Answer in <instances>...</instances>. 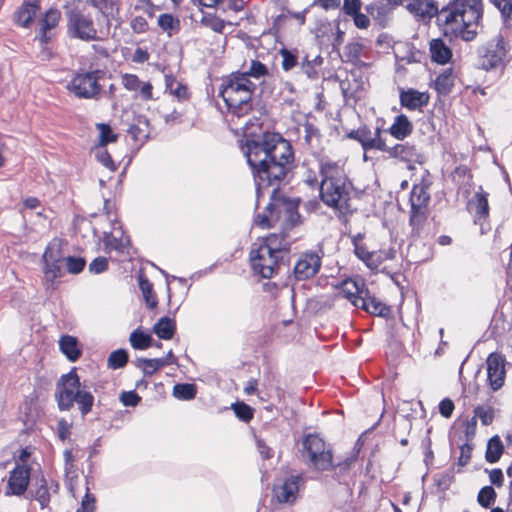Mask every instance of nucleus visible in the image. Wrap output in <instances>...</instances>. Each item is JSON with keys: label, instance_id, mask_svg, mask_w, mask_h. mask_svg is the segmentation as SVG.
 Masks as SVG:
<instances>
[{"label": "nucleus", "instance_id": "obj_28", "mask_svg": "<svg viewBox=\"0 0 512 512\" xmlns=\"http://www.w3.org/2000/svg\"><path fill=\"white\" fill-rule=\"evenodd\" d=\"M412 130L413 125L404 114L396 116L394 122L389 128L390 134L398 140H403L408 137L412 133Z\"/></svg>", "mask_w": 512, "mask_h": 512}, {"label": "nucleus", "instance_id": "obj_1", "mask_svg": "<svg viewBox=\"0 0 512 512\" xmlns=\"http://www.w3.org/2000/svg\"><path fill=\"white\" fill-rule=\"evenodd\" d=\"M242 151L253 172L258 200L271 188V202L255 217L254 223L262 229L275 226L281 229L259 244L284 259L292 242L287 233L300 221L299 201L278 195L280 184L292 166V147L280 134L265 133L257 139H247Z\"/></svg>", "mask_w": 512, "mask_h": 512}, {"label": "nucleus", "instance_id": "obj_19", "mask_svg": "<svg viewBox=\"0 0 512 512\" xmlns=\"http://www.w3.org/2000/svg\"><path fill=\"white\" fill-rule=\"evenodd\" d=\"M30 468L27 465H17L10 473L7 495H22L29 484Z\"/></svg>", "mask_w": 512, "mask_h": 512}, {"label": "nucleus", "instance_id": "obj_24", "mask_svg": "<svg viewBox=\"0 0 512 512\" xmlns=\"http://www.w3.org/2000/svg\"><path fill=\"white\" fill-rule=\"evenodd\" d=\"M59 349L71 362L77 361L82 354L77 338L71 335H63L60 337Z\"/></svg>", "mask_w": 512, "mask_h": 512}, {"label": "nucleus", "instance_id": "obj_40", "mask_svg": "<svg viewBox=\"0 0 512 512\" xmlns=\"http://www.w3.org/2000/svg\"><path fill=\"white\" fill-rule=\"evenodd\" d=\"M453 86V77L451 70H445L439 74L435 80V88L439 93H448Z\"/></svg>", "mask_w": 512, "mask_h": 512}, {"label": "nucleus", "instance_id": "obj_35", "mask_svg": "<svg viewBox=\"0 0 512 512\" xmlns=\"http://www.w3.org/2000/svg\"><path fill=\"white\" fill-rule=\"evenodd\" d=\"M130 343L134 349L145 350L151 346L152 338L149 334L139 329L134 330L130 335Z\"/></svg>", "mask_w": 512, "mask_h": 512}, {"label": "nucleus", "instance_id": "obj_55", "mask_svg": "<svg viewBox=\"0 0 512 512\" xmlns=\"http://www.w3.org/2000/svg\"><path fill=\"white\" fill-rule=\"evenodd\" d=\"M504 18H512V0H491Z\"/></svg>", "mask_w": 512, "mask_h": 512}, {"label": "nucleus", "instance_id": "obj_7", "mask_svg": "<svg viewBox=\"0 0 512 512\" xmlns=\"http://www.w3.org/2000/svg\"><path fill=\"white\" fill-rule=\"evenodd\" d=\"M301 455L315 470L327 471L333 467L332 451L317 434L304 436L302 439Z\"/></svg>", "mask_w": 512, "mask_h": 512}, {"label": "nucleus", "instance_id": "obj_4", "mask_svg": "<svg viewBox=\"0 0 512 512\" xmlns=\"http://www.w3.org/2000/svg\"><path fill=\"white\" fill-rule=\"evenodd\" d=\"M256 85L240 72L232 73L223 80L219 95L224 100L228 113L241 119L252 110V95Z\"/></svg>", "mask_w": 512, "mask_h": 512}, {"label": "nucleus", "instance_id": "obj_46", "mask_svg": "<svg viewBox=\"0 0 512 512\" xmlns=\"http://www.w3.org/2000/svg\"><path fill=\"white\" fill-rule=\"evenodd\" d=\"M65 464V475L69 479L77 478V467L75 465V458L71 450L66 449L63 453Z\"/></svg>", "mask_w": 512, "mask_h": 512}, {"label": "nucleus", "instance_id": "obj_14", "mask_svg": "<svg viewBox=\"0 0 512 512\" xmlns=\"http://www.w3.org/2000/svg\"><path fill=\"white\" fill-rule=\"evenodd\" d=\"M321 267V256L317 252L302 253L295 265L294 276L297 280H306L315 276Z\"/></svg>", "mask_w": 512, "mask_h": 512}, {"label": "nucleus", "instance_id": "obj_60", "mask_svg": "<svg viewBox=\"0 0 512 512\" xmlns=\"http://www.w3.org/2000/svg\"><path fill=\"white\" fill-rule=\"evenodd\" d=\"M353 245H354V252L355 255L361 260L365 261V259L368 257V255L371 253L364 245L357 242V238L353 237L352 239Z\"/></svg>", "mask_w": 512, "mask_h": 512}, {"label": "nucleus", "instance_id": "obj_18", "mask_svg": "<svg viewBox=\"0 0 512 512\" xmlns=\"http://www.w3.org/2000/svg\"><path fill=\"white\" fill-rule=\"evenodd\" d=\"M349 137L360 142L365 151L376 149L385 152V150H387V145L381 138V132L379 129L371 132L367 128H361L352 131L349 134Z\"/></svg>", "mask_w": 512, "mask_h": 512}, {"label": "nucleus", "instance_id": "obj_5", "mask_svg": "<svg viewBox=\"0 0 512 512\" xmlns=\"http://www.w3.org/2000/svg\"><path fill=\"white\" fill-rule=\"evenodd\" d=\"M55 396L61 411L70 410L76 403L82 416L91 412L95 401L86 383L80 382L75 369L61 376Z\"/></svg>", "mask_w": 512, "mask_h": 512}, {"label": "nucleus", "instance_id": "obj_44", "mask_svg": "<svg viewBox=\"0 0 512 512\" xmlns=\"http://www.w3.org/2000/svg\"><path fill=\"white\" fill-rule=\"evenodd\" d=\"M139 288L145 298L146 303L151 307H155L157 302L153 295V288L151 282L144 277H139Z\"/></svg>", "mask_w": 512, "mask_h": 512}, {"label": "nucleus", "instance_id": "obj_17", "mask_svg": "<svg viewBox=\"0 0 512 512\" xmlns=\"http://www.w3.org/2000/svg\"><path fill=\"white\" fill-rule=\"evenodd\" d=\"M385 152H387L390 157L406 162L409 169H412L414 164L423 162V155L415 145L408 142L396 144L393 147L387 146Z\"/></svg>", "mask_w": 512, "mask_h": 512}, {"label": "nucleus", "instance_id": "obj_54", "mask_svg": "<svg viewBox=\"0 0 512 512\" xmlns=\"http://www.w3.org/2000/svg\"><path fill=\"white\" fill-rule=\"evenodd\" d=\"M141 397L135 391L123 392L120 401L124 406L135 407L140 402Z\"/></svg>", "mask_w": 512, "mask_h": 512}, {"label": "nucleus", "instance_id": "obj_62", "mask_svg": "<svg viewBox=\"0 0 512 512\" xmlns=\"http://www.w3.org/2000/svg\"><path fill=\"white\" fill-rule=\"evenodd\" d=\"M361 8L360 0H344L343 10L348 15H353L359 12Z\"/></svg>", "mask_w": 512, "mask_h": 512}, {"label": "nucleus", "instance_id": "obj_2", "mask_svg": "<svg viewBox=\"0 0 512 512\" xmlns=\"http://www.w3.org/2000/svg\"><path fill=\"white\" fill-rule=\"evenodd\" d=\"M320 196L322 201L342 215L351 212L352 184L348 180L344 163L322 158L320 161Z\"/></svg>", "mask_w": 512, "mask_h": 512}, {"label": "nucleus", "instance_id": "obj_23", "mask_svg": "<svg viewBox=\"0 0 512 512\" xmlns=\"http://www.w3.org/2000/svg\"><path fill=\"white\" fill-rule=\"evenodd\" d=\"M401 105L409 110H417L426 106L429 102V95L426 92H419L414 89L401 91Z\"/></svg>", "mask_w": 512, "mask_h": 512}, {"label": "nucleus", "instance_id": "obj_33", "mask_svg": "<svg viewBox=\"0 0 512 512\" xmlns=\"http://www.w3.org/2000/svg\"><path fill=\"white\" fill-rule=\"evenodd\" d=\"M176 329L175 321L168 318L163 317L158 320V322L154 325L155 334L163 340H169L173 337Z\"/></svg>", "mask_w": 512, "mask_h": 512}, {"label": "nucleus", "instance_id": "obj_52", "mask_svg": "<svg viewBox=\"0 0 512 512\" xmlns=\"http://www.w3.org/2000/svg\"><path fill=\"white\" fill-rule=\"evenodd\" d=\"M282 56V68L285 71H289L293 69L297 65V56L296 54L288 49H282L280 51Z\"/></svg>", "mask_w": 512, "mask_h": 512}, {"label": "nucleus", "instance_id": "obj_8", "mask_svg": "<svg viewBox=\"0 0 512 512\" xmlns=\"http://www.w3.org/2000/svg\"><path fill=\"white\" fill-rule=\"evenodd\" d=\"M104 75V71L99 69L79 72L69 81L67 90L77 98L96 100L102 91L100 81Z\"/></svg>", "mask_w": 512, "mask_h": 512}, {"label": "nucleus", "instance_id": "obj_37", "mask_svg": "<svg viewBox=\"0 0 512 512\" xmlns=\"http://www.w3.org/2000/svg\"><path fill=\"white\" fill-rule=\"evenodd\" d=\"M34 498L39 502L41 508H46L50 502V493L47 485V481L42 476L39 480V486L33 492Z\"/></svg>", "mask_w": 512, "mask_h": 512}, {"label": "nucleus", "instance_id": "obj_56", "mask_svg": "<svg viewBox=\"0 0 512 512\" xmlns=\"http://www.w3.org/2000/svg\"><path fill=\"white\" fill-rule=\"evenodd\" d=\"M108 268V260L105 257H97L89 264V271L100 274Z\"/></svg>", "mask_w": 512, "mask_h": 512}, {"label": "nucleus", "instance_id": "obj_47", "mask_svg": "<svg viewBox=\"0 0 512 512\" xmlns=\"http://www.w3.org/2000/svg\"><path fill=\"white\" fill-rule=\"evenodd\" d=\"M475 419H480L481 423L485 426L492 423L494 419V410L489 406H478L474 410Z\"/></svg>", "mask_w": 512, "mask_h": 512}, {"label": "nucleus", "instance_id": "obj_10", "mask_svg": "<svg viewBox=\"0 0 512 512\" xmlns=\"http://www.w3.org/2000/svg\"><path fill=\"white\" fill-rule=\"evenodd\" d=\"M430 194L424 184H416L410 193V219L413 231L419 232L428 217Z\"/></svg>", "mask_w": 512, "mask_h": 512}, {"label": "nucleus", "instance_id": "obj_50", "mask_svg": "<svg viewBox=\"0 0 512 512\" xmlns=\"http://www.w3.org/2000/svg\"><path fill=\"white\" fill-rule=\"evenodd\" d=\"M235 415L242 421L248 422L253 417V409L245 403H236L232 406Z\"/></svg>", "mask_w": 512, "mask_h": 512}, {"label": "nucleus", "instance_id": "obj_11", "mask_svg": "<svg viewBox=\"0 0 512 512\" xmlns=\"http://www.w3.org/2000/svg\"><path fill=\"white\" fill-rule=\"evenodd\" d=\"M42 258L45 277L48 281H53L61 275V262L64 261L60 242L58 240L50 242Z\"/></svg>", "mask_w": 512, "mask_h": 512}, {"label": "nucleus", "instance_id": "obj_6", "mask_svg": "<svg viewBox=\"0 0 512 512\" xmlns=\"http://www.w3.org/2000/svg\"><path fill=\"white\" fill-rule=\"evenodd\" d=\"M67 18V35L71 39L84 42L102 40V32L98 30L92 15L87 11L81 0H72L64 6Z\"/></svg>", "mask_w": 512, "mask_h": 512}, {"label": "nucleus", "instance_id": "obj_42", "mask_svg": "<svg viewBox=\"0 0 512 512\" xmlns=\"http://www.w3.org/2000/svg\"><path fill=\"white\" fill-rule=\"evenodd\" d=\"M128 354L124 349L113 351L108 358V366L112 369H120L126 365Z\"/></svg>", "mask_w": 512, "mask_h": 512}, {"label": "nucleus", "instance_id": "obj_3", "mask_svg": "<svg viewBox=\"0 0 512 512\" xmlns=\"http://www.w3.org/2000/svg\"><path fill=\"white\" fill-rule=\"evenodd\" d=\"M482 13V0H454L440 11L439 19L446 34L471 41L477 34Z\"/></svg>", "mask_w": 512, "mask_h": 512}, {"label": "nucleus", "instance_id": "obj_61", "mask_svg": "<svg viewBox=\"0 0 512 512\" xmlns=\"http://www.w3.org/2000/svg\"><path fill=\"white\" fill-rule=\"evenodd\" d=\"M71 423H69L65 419H61L58 421L57 430L58 436L61 440H65L70 435Z\"/></svg>", "mask_w": 512, "mask_h": 512}, {"label": "nucleus", "instance_id": "obj_48", "mask_svg": "<svg viewBox=\"0 0 512 512\" xmlns=\"http://www.w3.org/2000/svg\"><path fill=\"white\" fill-rule=\"evenodd\" d=\"M363 50V45L358 42L348 43L344 47V56L349 62H356L359 60Z\"/></svg>", "mask_w": 512, "mask_h": 512}, {"label": "nucleus", "instance_id": "obj_63", "mask_svg": "<svg viewBox=\"0 0 512 512\" xmlns=\"http://www.w3.org/2000/svg\"><path fill=\"white\" fill-rule=\"evenodd\" d=\"M452 475L450 473L438 474L435 478V483L440 489H448L452 481Z\"/></svg>", "mask_w": 512, "mask_h": 512}, {"label": "nucleus", "instance_id": "obj_49", "mask_svg": "<svg viewBox=\"0 0 512 512\" xmlns=\"http://www.w3.org/2000/svg\"><path fill=\"white\" fill-rule=\"evenodd\" d=\"M66 268L71 274L80 273L85 267V260L81 257H66L64 258Z\"/></svg>", "mask_w": 512, "mask_h": 512}, {"label": "nucleus", "instance_id": "obj_32", "mask_svg": "<svg viewBox=\"0 0 512 512\" xmlns=\"http://www.w3.org/2000/svg\"><path fill=\"white\" fill-rule=\"evenodd\" d=\"M157 24L161 30L167 33L170 37L178 33L181 26L179 18L170 13H163L159 15Z\"/></svg>", "mask_w": 512, "mask_h": 512}, {"label": "nucleus", "instance_id": "obj_9", "mask_svg": "<svg viewBox=\"0 0 512 512\" xmlns=\"http://www.w3.org/2000/svg\"><path fill=\"white\" fill-rule=\"evenodd\" d=\"M284 259L266 249L258 243H254L250 251V262L253 271L263 278H272Z\"/></svg>", "mask_w": 512, "mask_h": 512}, {"label": "nucleus", "instance_id": "obj_29", "mask_svg": "<svg viewBox=\"0 0 512 512\" xmlns=\"http://www.w3.org/2000/svg\"><path fill=\"white\" fill-rule=\"evenodd\" d=\"M165 89L170 95L179 101H185L189 98V92L186 85L178 82L171 74H165Z\"/></svg>", "mask_w": 512, "mask_h": 512}, {"label": "nucleus", "instance_id": "obj_58", "mask_svg": "<svg viewBox=\"0 0 512 512\" xmlns=\"http://www.w3.org/2000/svg\"><path fill=\"white\" fill-rule=\"evenodd\" d=\"M364 263L370 269H378V267L382 264L381 253L378 251H371L368 257L365 259Z\"/></svg>", "mask_w": 512, "mask_h": 512}, {"label": "nucleus", "instance_id": "obj_20", "mask_svg": "<svg viewBox=\"0 0 512 512\" xmlns=\"http://www.w3.org/2000/svg\"><path fill=\"white\" fill-rule=\"evenodd\" d=\"M368 289L365 288L364 281L361 278L347 279L340 288V293L349 300L352 305L358 307Z\"/></svg>", "mask_w": 512, "mask_h": 512}, {"label": "nucleus", "instance_id": "obj_43", "mask_svg": "<svg viewBox=\"0 0 512 512\" xmlns=\"http://www.w3.org/2000/svg\"><path fill=\"white\" fill-rule=\"evenodd\" d=\"M100 132L99 147H105L108 143L116 141L117 135L113 133L111 127L105 123H98L96 125Z\"/></svg>", "mask_w": 512, "mask_h": 512}, {"label": "nucleus", "instance_id": "obj_22", "mask_svg": "<svg viewBox=\"0 0 512 512\" xmlns=\"http://www.w3.org/2000/svg\"><path fill=\"white\" fill-rule=\"evenodd\" d=\"M129 243V238L124 235L121 228H114L111 233H106L103 238L104 250L108 253L116 251L119 254H124Z\"/></svg>", "mask_w": 512, "mask_h": 512}, {"label": "nucleus", "instance_id": "obj_59", "mask_svg": "<svg viewBox=\"0 0 512 512\" xmlns=\"http://www.w3.org/2000/svg\"><path fill=\"white\" fill-rule=\"evenodd\" d=\"M95 502H96L95 496L93 494L89 493V489L87 488V492L82 499L80 508L84 509L87 512H94L95 508H96Z\"/></svg>", "mask_w": 512, "mask_h": 512}, {"label": "nucleus", "instance_id": "obj_39", "mask_svg": "<svg viewBox=\"0 0 512 512\" xmlns=\"http://www.w3.org/2000/svg\"><path fill=\"white\" fill-rule=\"evenodd\" d=\"M173 395L180 400H191L196 395V387L189 383L176 384L173 388Z\"/></svg>", "mask_w": 512, "mask_h": 512}, {"label": "nucleus", "instance_id": "obj_15", "mask_svg": "<svg viewBox=\"0 0 512 512\" xmlns=\"http://www.w3.org/2000/svg\"><path fill=\"white\" fill-rule=\"evenodd\" d=\"M305 480L302 475H291L283 483L275 487V496L280 503H294L299 495L300 488L304 486Z\"/></svg>", "mask_w": 512, "mask_h": 512}, {"label": "nucleus", "instance_id": "obj_27", "mask_svg": "<svg viewBox=\"0 0 512 512\" xmlns=\"http://www.w3.org/2000/svg\"><path fill=\"white\" fill-rule=\"evenodd\" d=\"M432 61L438 64H446L452 57L451 49L442 39H433L429 46Z\"/></svg>", "mask_w": 512, "mask_h": 512}, {"label": "nucleus", "instance_id": "obj_45", "mask_svg": "<svg viewBox=\"0 0 512 512\" xmlns=\"http://www.w3.org/2000/svg\"><path fill=\"white\" fill-rule=\"evenodd\" d=\"M94 154L96 159L111 172H114L117 169V166L113 162L111 155L105 147H96L94 149Z\"/></svg>", "mask_w": 512, "mask_h": 512}, {"label": "nucleus", "instance_id": "obj_25", "mask_svg": "<svg viewBox=\"0 0 512 512\" xmlns=\"http://www.w3.org/2000/svg\"><path fill=\"white\" fill-rule=\"evenodd\" d=\"M38 9L37 0L23 3L15 13L16 23L25 28L29 27L34 20Z\"/></svg>", "mask_w": 512, "mask_h": 512}, {"label": "nucleus", "instance_id": "obj_51", "mask_svg": "<svg viewBox=\"0 0 512 512\" xmlns=\"http://www.w3.org/2000/svg\"><path fill=\"white\" fill-rule=\"evenodd\" d=\"M202 23L217 33H223L226 22L216 16L208 15L203 17Z\"/></svg>", "mask_w": 512, "mask_h": 512}, {"label": "nucleus", "instance_id": "obj_31", "mask_svg": "<svg viewBox=\"0 0 512 512\" xmlns=\"http://www.w3.org/2000/svg\"><path fill=\"white\" fill-rule=\"evenodd\" d=\"M167 365L168 360H160L159 358H138L135 360V366L139 368L145 376H152L158 370Z\"/></svg>", "mask_w": 512, "mask_h": 512}, {"label": "nucleus", "instance_id": "obj_38", "mask_svg": "<svg viewBox=\"0 0 512 512\" xmlns=\"http://www.w3.org/2000/svg\"><path fill=\"white\" fill-rule=\"evenodd\" d=\"M240 74H245V76L250 79V77L255 79H261L268 75V68L266 65L257 60H252L247 70L240 72Z\"/></svg>", "mask_w": 512, "mask_h": 512}, {"label": "nucleus", "instance_id": "obj_13", "mask_svg": "<svg viewBox=\"0 0 512 512\" xmlns=\"http://www.w3.org/2000/svg\"><path fill=\"white\" fill-rule=\"evenodd\" d=\"M467 210L473 214L474 223L481 227V233H485L484 224L489 216L488 193L479 187L472 198L467 202Z\"/></svg>", "mask_w": 512, "mask_h": 512}, {"label": "nucleus", "instance_id": "obj_21", "mask_svg": "<svg viewBox=\"0 0 512 512\" xmlns=\"http://www.w3.org/2000/svg\"><path fill=\"white\" fill-rule=\"evenodd\" d=\"M60 17L61 14L59 10L49 9L40 20V29L37 38L41 44H47L52 39L51 31L58 26Z\"/></svg>", "mask_w": 512, "mask_h": 512}, {"label": "nucleus", "instance_id": "obj_34", "mask_svg": "<svg viewBox=\"0 0 512 512\" xmlns=\"http://www.w3.org/2000/svg\"><path fill=\"white\" fill-rule=\"evenodd\" d=\"M503 449H504V447H503L502 441L499 438V436H493L488 441V444H487L486 455H485L486 460L489 463L497 462L503 453Z\"/></svg>", "mask_w": 512, "mask_h": 512}, {"label": "nucleus", "instance_id": "obj_64", "mask_svg": "<svg viewBox=\"0 0 512 512\" xmlns=\"http://www.w3.org/2000/svg\"><path fill=\"white\" fill-rule=\"evenodd\" d=\"M454 410V404L450 399H444L439 404L440 414L446 418H449L452 415Z\"/></svg>", "mask_w": 512, "mask_h": 512}, {"label": "nucleus", "instance_id": "obj_57", "mask_svg": "<svg viewBox=\"0 0 512 512\" xmlns=\"http://www.w3.org/2000/svg\"><path fill=\"white\" fill-rule=\"evenodd\" d=\"M130 26H131V29L133 30V32L138 33V34L144 33L148 29V23H147L146 19L142 16L134 17L131 20Z\"/></svg>", "mask_w": 512, "mask_h": 512}, {"label": "nucleus", "instance_id": "obj_26", "mask_svg": "<svg viewBox=\"0 0 512 512\" xmlns=\"http://www.w3.org/2000/svg\"><path fill=\"white\" fill-rule=\"evenodd\" d=\"M357 308L377 316H387L390 313V308L374 296H371L368 290Z\"/></svg>", "mask_w": 512, "mask_h": 512}, {"label": "nucleus", "instance_id": "obj_12", "mask_svg": "<svg viewBox=\"0 0 512 512\" xmlns=\"http://www.w3.org/2000/svg\"><path fill=\"white\" fill-rule=\"evenodd\" d=\"M507 43L502 35H498L491 40L482 55L481 65L485 70H490L500 66L507 54Z\"/></svg>", "mask_w": 512, "mask_h": 512}, {"label": "nucleus", "instance_id": "obj_53", "mask_svg": "<svg viewBox=\"0 0 512 512\" xmlns=\"http://www.w3.org/2000/svg\"><path fill=\"white\" fill-rule=\"evenodd\" d=\"M141 82L142 81L134 74H125L122 76V84L129 91H138Z\"/></svg>", "mask_w": 512, "mask_h": 512}, {"label": "nucleus", "instance_id": "obj_36", "mask_svg": "<svg viewBox=\"0 0 512 512\" xmlns=\"http://www.w3.org/2000/svg\"><path fill=\"white\" fill-rule=\"evenodd\" d=\"M323 63V58L319 55L315 56L313 59H309L306 57L302 62L301 69L310 79L318 78L317 68L320 67Z\"/></svg>", "mask_w": 512, "mask_h": 512}, {"label": "nucleus", "instance_id": "obj_30", "mask_svg": "<svg viewBox=\"0 0 512 512\" xmlns=\"http://www.w3.org/2000/svg\"><path fill=\"white\" fill-rule=\"evenodd\" d=\"M408 8L422 17H433L438 13V8L433 0H413L409 3Z\"/></svg>", "mask_w": 512, "mask_h": 512}, {"label": "nucleus", "instance_id": "obj_41", "mask_svg": "<svg viewBox=\"0 0 512 512\" xmlns=\"http://www.w3.org/2000/svg\"><path fill=\"white\" fill-rule=\"evenodd\" d=\"M496 500V492L493 487L485 486L483 487L477 496V501L480 506L483 508H490Z\"/></svg>", "mask_w": 512, "mask_h": 512}, {"label": "nucleus", "instance_id": "obj_16", "mask_svg": "<svg viewBox=\"0 0 512 512\" xmlns=\"http://www.w3.org/2000/svg\"><path fill=\"white\" fill-rule=\"evenodd\" d=\"M486 364L488 384L492 390L497 391L505 381V359L497 353H492L487 358Z\"/></svg>", "mask_w": 512, "mask_h": 512}]
</instances>
